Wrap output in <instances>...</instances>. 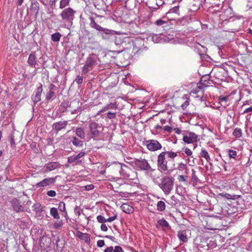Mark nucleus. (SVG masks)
Wrapping results in <instances>:
<instances>
[{
  "label": "nucleus",
  "instance_id": "obj_1",
  "mask_svg": "<svg viewBox=\"0 0 252 252\" xmlns=\"http://www.w3.org/2000/svg\"><path fill=\"white\" fill-rule=\"evenodd\" d=\"M174 179L172 177L165 176L161 179L160 183L158 184V187L166 194H169L173 189Z\"/></svg>",
  "mask_w": 252,
  "mask_h": 252
},
{
  "label": "nucleus",
  "instance_id": "obj_2",
  "mask_svg": "<svg viewBox=\"0 0 252 252\" xmlns=\"http://www.w3.org/2000/svg\"><path fill=\"white\" fill-rule=\"evenodd\" d=\"M134 164L136 168L140 170L153 171L155 174L158 173V171L152 169L151 166L145 159H135Z\"/></svg>",
  "mask_w": 252,
  "mask_h": 252
},
{
  "label": "nucleus",
  "instance_id": "obj_3",
  "mask_svg": "<svg viewBox=\"0 0 252 252\" xmlns=\"http://www.w3.org/2000/svg\"><path fill=\"white\" fill-rule=\"evenodd\" d=\"M165 153H161L158 157L157 164L161 171L168 170L167 161L165 159Z\"/></svg>",
  "mask_w": 252,
  "mask_h": 252
},
{
  "label": "nucleus",
  "instance_id": "obj_4",
  "mask_svg": "<svg viewBox=\"0 0 252 252\" xmlns=\"http://www.w3.org/2000/svg\"><path fill=\"white\" fill-rule=\"evenodd\" d=\"M147 148L151 151H155L161 149V145L157 140L152 139L145 142Z\"/></svg>",
  "mask_w": 252,
  "mask_h": 252
},
{
  "label": "nucleus",
  "instance_id": "obj_5",
  "mask_svg": "<svg viewBox=\"0 0 252 252\" xmlns=\"http://www.w3.org/2000/svg\"><path fill=\"white\" fill-rule=\"evenodd\" d=\"M89 127L90 132L93 135V137H96L99 135L100 132L99 128H100V126H99L97 123L95 122L91 123L89 124Z\"/></svg>",
  "mask_w": 252,
  "mask_h": 252
},
{
  "label": "nucleus",
  "instance_id": "obj_6",
  "mask_svg": "<svg viewBox=\"0 0 252 252\" xmlns=\"http://www.w3.org/2000/svg\"><path fill=\"white\" fill-rule=\"evenodd\" d=\"M117 33L116 32L113 30H110L104 28L100 31V34L102 38L104 39H108L110 37Z\"/></svg>",
  "mask_w": 252,
  "mask_h": 252
},
{
  "label": "nucleus",
  "instance_id": "obj_7",
  "mask_svg": "<svg viewBox=\"0 0 252 252\" xmlns=\"http://www.w3.org/2000/svg\"><path fill=\"white\" fill-rule=\"evenodd\" d=\"M56 178L50 177L46 178L41 182L37 183L35 185L36 187H44L47 186L54 184L55 182Z\"/></svg>",
  "mask_w": 252,
  "mask_h": 252
},
{
  "label": "nucleus",
  "instance_id": "obj_8",
  "mask_svg": "<svg viewBox=\"0 0 252 252\" xmlns=\"http://www.w3.org/2000/svg\"><path fill=\"white\" fill-rule=\"evenodd\" d=\"M197 135L194 132H189L186 135L184 136L183 141L187 143H191L197 141Z\"/></svg>",
  "mask_w": 252,
  "mask_h": 252
},
{
  "label": "nucleus",
  "instance_id": "obj_9",
  "mask_svg": "<svg viewBox=\"0 0 252 252\" xmlns=\"http://www.w3.org/2000/svg\"><path fill=\"white\" fill-rule=\"evenodd\" d=\"M67 124L68 122L67 121H60L55 123L52 126L53 129L58 132L62 129L65 128L66 126L67 125Z\"/></svg>",
  "mask_w": 252,
  "mask_h": 252
},
{
  "label": "nucleus",
  "instance_id": "obj_10",
  "mask_svg": "<svg viewBox=\"0 0 252 252\" xmlns=\"http://www.w3.org/2000/svg\"><path fill=\"white\" fill-rule=\"evenodd\" d=\"M42 85L40 84V86L38 87L36 90V94L34 96L32 97V101L35 105L37 102L41 100V95L42 92Z\"/></svg>",
  "mask_w": 252,
  "mask_h": 252
},
{
  "label": "nucleus",
  "instance_id": "obj_11",
  "mask_svg": "<svg viewBox=\"0 0 252 252\" xmlns=\"http://www.w3.org/2000/svg\"><path fill=\"white\" fill-rule=\"evenodd\" d=\"M12 206L13 209L17 212H20L24 211V207L20 204L18 200L16 199H14L11 201Z\"/></svg>",
  "mask_w": 252,
  "mask_h": 252
},
{
  "label": "nucleus",
  "instance_id": "obj_12",
  "mask_svg": "<svg viewBox=\"0 0 252 252\" xmlns=\"http://www.w3.org/2000/svg\"><path fill=\"white\" fill-rule=\"evenodd\" d=\"M67 161L69 163L72 164L73 165L81 164L82 162V160L79 159L76 155L69 157L67 158Z\"/></svg>",
  "mask_w": 252,
  "mask_h": 252
},
{
  "label": "nucleus",
  "instance_id": "obj_13",
  "mask_svg": "<svg viewBox=\"0 0 252 252\" xmlns=\"http://www.w3.org/2000/svg\"><path fill=\"white\" fill-rule=\"evenodd\" d=\"M92 55H90L86 59L85 61V64L86 66L92 67L96 63V61L95 58H93Z\"/></svg>",
  "mask_w": 252,
  "mask_h": 252
},
{
  "label": "nucleus",
  "instance_id": "obj_14",
  "mask_svg": "<svg viewBox=\"0 0 252 252\" xmlns=\"http://www.w3.org/2000/svg\"><path fill=\"white\" fill-rule=\"evenodd\" d=\"M76 14V11L71 7L65 9L62 11L61 16H73Z\"/></svg>",
  "mask_w": 252,
  "mask_h": 252
},
{
  "label": "nucleus",
  "instance_id": "obj_15",
  "mask_svg": "<svg viewBox=\"0 0 252 252\" xmlns=\"http://www.w3.org/2000/svg\"><path fill=\"white\" fill-rule=\"evenodd\" d=\"M158 224L162 228L163 230L170 228L168 222L163 218L159 220L158 221Z\"/></svg>",
  "mask_w": 252,
  "mask_h": 252
},
{
  "label": "nucleus",
  "instance_id": "obj_16",
  "mask_svg": "<svg viewBox=\"0 0 252 252\" xmlns=\"http://www.w3.org/2000/svg\"><path fill=\"white\" fill-rule=\"evenodd\" d=\"M118 108V105L116 103H110L105 106L102 110L100 111L101 112H104L109 109H116Z\"/></svg>",
  "mask_w": 252,
  "mask_h": 252
},
{
  "label": "nucleus",
  "instance_id": "obj_17",
  "mask_svg": "<svg viewBox=\"0 0 252 252\" xmlns=\"http://www.w3.org/2000/svg\"><path fill=\"white\" fill-rule=\"evenodd\" d=\"M123 211L127 214H130L133 211V208L127 204H123L121 206Z\"/></svg>",
  "mask_w": 252,
  "mask_h": 252
},
{
  "label": "nucleus",
  "instance_id": "obj_18",
  "mask_svg": "<svg viewBox=\"0 0 252 252\" xmlns=\"http://www.w3.org/2000/svg\"><path fill=\"white\" fill-rule=\"evenodd\" d=\"M59 165V164L57 162H50L46 164V168L49 171H52L56 169Z\"/></svg>",
  "mask_w": 252,
  "mask_h": 252
},
{
  "label": "nucleus",
  "instance_id": "obj_19",
  "mask_svg": "<svg viewBox=\"0 0 252 252\" xmlns=\"http://www.w3.org/2000/svg\"><path fill=\"white\" fill-rule=\"evenodd\" d=\"M177 236L180 240L183 242H186L188 241L187 235L183 231H179L178 232Z\"/></svg>",
  "mask_w": 252,
  "mask_h": 252
},
{
  "label": "nucleus",
  "instance_id": "obj_20",
  "mask_svg": "<svg viewBox=\"0 0 252 252\" xmlns=\"http://www.w3.org/2000/svg\"><path fill=\"white\" fill-rule=\"evenodd\" d=\"M90 19L91 20V23H90L91 27L93 28L96 29L97 31H98L100 32L101 31V30H102V27L99 26L97 23H96L92 17H90Z\"/></svg>",
  "mask_w": 252,
  "mask_h": 252
},
{
  "label": "nucleus",
  "instance_id": "obj_21",
  "mask_svg": "<svg viewBox=\"0 0 252 252\" xmlns=\"http://www.w3.org/2000/svg\"><path fill=\"white\" fill-rule=\"evenodd\" d=\"M76 134L81 139H85V133L82 127H78L75 130Z\"/></svg>",
  "mask_w": 252,
  "mask_h": 252
},
{
  "label": "nucleus",
  "instance_id": "obj_22",
  "mask_svg": "<svg viewBox=\"0 0 252 252\" xmlns=\"http://www.w3.org/2000/svg\"><path fill=\"white\" fill-rule=\"evenodd\" d=\"M36 56L34 54H31L29 57L28 63L31 65H34L36 63Z\"/></svg>",
  "mask_w": 252,
  "mask_h": 252
},
{
  "label": "nucleus",
  "instance_id": "obj_23",
  "mask_svg": "<svg viewBox=\"0 0 252 252\" xmlns=\"http://www.w3.org/2000/svg\"><path fill=\"white\" fill-rule=\"evenodd\" d=\"M157 210L160 212H163L165 210L166 205L162 201L158 202L157 204Z\"/></svg>",
  "mask_w": 252,
  "mask_h": 252
},
{
  "label": "nucleus",
  "instance_id": "obj_24",
  "mask_svg": "<svg viewBox=\"0 0 252 252\" xmlns=\"http://www.w3.org/2000/svg\"><path fill=\"white\" fill-rule=\"evenodd\" d=\"M50 214L55 219H59L60 218L57 209L56 208H51Z\"/></svg>",
  "mask_w": 252,
  "mask_h": 252
},
{
  "label": "nucleus",
  "instance_id": "obj_25",
  "mask_svg": "<svg viewBox=\"0 0 252 252\" xmlns=\"http://www.w3.org/2000/svg\"><path fill=\"white\" fill-rule=\"evenodd\" d=\"M167 14L179 15L180 14L179 6H175V7L171 8L168 11Z\"/></svg>",
  "mask_w": 252,
  "mask_h": 252
},
{
  "label": "nucleus",
  "instance_id": "obj_26",
  "mask_svg": "<svg viewBox=\"0 0 252 252\" xmlns=\"http://www.w3.org/2000/svg\"><path fill=\"white\" fill-rule=\"evenodd\" d=\"M62 37V35L59 32H56L52 34L51 39L54 42H59Z\"/></svg>",
  "mask_w": 252,
  "mask_h": 252
},
{
  "label": "nucleus",
  "instance_id": "obj_27",
  "mask_svg": "<svg viewBox=\"0 0 252 252\" xmlns=\"http://www.w3.org/2000/svg\"><path fill=\"white\" fill-rule=\"evenodd\" d=\"M200 156L201 157L205 158L206 159V160L208 162L211 160L208 152L205 149H202L201 150Z\"/></svg>",
  "mask_w": 252,
  "mask_h": 252
},
{
  "label": "nucleus",
  "instance_id": "obj_28",
  "mask_svg": "<svg viewBox=\"0 0 252 252\" xmlns=\"http://www.w3.org/2000/svg\"><path fill=\"white\" fill-rule=\"evenodd\" d=\"M72 142L75 146L82 147L83 145V141H81L76 137H73Z\"/></svg>",
  "mask_w": 252,
  "mask_h": 252
},
{
  "label": "nucleus",
  "instance_id": "obj_29",
  "mask_svg": "<svg viewBox=\"0 0 252 252\" xmlns=\"http://www.w3.org/2000/svg\"><path fill=\"white\" fill-rule=\"evenodd\" d=\"M64 240H60L59 238L56 240V245L58 250L62 251L64 246Z\"/></svg>",
  "mask_w": 252,
  "mask_h": 252
},
{
  "label": "nucleus",
  "instance_id": "obj_30",
  "mask_svg": "<svg viewBox=\"0 0 252 252\" xmlns=\"http://www.w3.org/2000/svg\"><path fill=\"white\" fill-rule=\"evenodd\" d=\"M80 238L85 240V241L89 244L90 242V236L89 234L87 233H81L80 236H79Z\"/></svg>",
  "mask_w": 252,
  "mask_h": 252
},
{
  "label": "nucleus",
  "instance_id": "obj_31",
  "mask_svg": "<svg viewBox=\"0 0 252 252\" xmlns=\"http://www.w3.org/2000/svg\"><path fill=\"white\" fill-rule=\"evenodd\" d=\"M222 196L228 199H234V200L238 199L240 197V195H231V194H230L228 193H225L224 194H222Z\"/></svg>",
  "mask_w": 252,
  "mask_h": 252
},
{
  "label": "nucleus",
  "instance_id": "obj_32",
  "mask_svg": "<svg viewBox=\"0 0 252 252\" xmlns=\"http://www.w3.org/2000/svg\"><path fill=\"white\" fill-rule=\"evenodd\" d=\"M119 12H117V13L118 14H122L124 15H127L128 14H131V13H127V9L126 7V6L119 8L118 10Z\"/></svg>",
  "mask_w": 252,
  "mask_h": 252
},
{
  "label": "nucleus",
  "instance_id": "obj_33",
  "mask_svg": "<svg viewBox=\"0 0 252 252\" xmlns=\"http://www.w3.org/2000/svg\"><path fill=\"white\" fill-rule=\"evenodd\" d=\"M242 134V130L239 128H236L233 132V135L236 138L241 137Z\"/></svg>",
  "mask_w": 252,
  "mask_h": 252
},
{
  "label": "nucleus",
  "instance_id": "obj_34",
  "mask_svg": "<svg viewBox=\"0 0 252 252\" xmlns=\"http://www.w3.org/2000/svg\"><path fill=\"white\" fill-rule=\"evenodd\" d=\"M70 0H61L60 1V8L63 9L67 6Z\"/></svg>",
  "mask_w": 252,
  "mask_h": 252
},
{
  "label": "nucleus",
  "instance_id": "obj_35",
  "mask_svg": "<svg viewBox=\"0 0 252 252\" xmlns=\"http://www.w3.org/2000/svg\"><path fill=\"white\" fill-rule=\"evenodd\" d=\"M58 208L60 211L64 212L66 214H67V213L65 211V204L64 202L61 201L60 202Z\"/></svg>",
  "mask_w": 252,
  "mask_h": 252
},
{
  "label": "nucleus",
  "instance_id": "obj_36",
  "mask_svg": "<svg viewBox=\"0 0 252 252\" xmlns=\"http://www.w3.org/2000/svg\"><path fill=\"white\" fill-rule=\"evenodd\" d=\"M192 174H191V182H193V183H196L198 181V179L197 177L195 175V171L192 169Z\"/></svg>",
  "mask_w": 252,
  "mask_h": 252
},
{
  "label": "nucleus",
  "instance_id": "obj_37",
  "mask_svg": "<svg viewBox=\"0 0 252 252\" xmlns=\"http://www.w3.org/2000/svg\"><path fill=\"white\" fill-rule=\"evenodd\" d=\"M53 97H55V92L53 91H49V92L47 93L46 98L47 100H49Z\"/></svg>",
  "mask_w": 252,
  "mask_h": 252
},
{
  "label": "nucleus",
  "instance_id": "obj_38",
  "mask_svg": "<svg viewBox=\"0 0 252 252\" xmlns=\"http://www.w3.org/2000/svg\"><path fill=\"white\" fill-rule=\"evenodd\" d=\"M162 153H165V155H167L168 157L171 158H174L177 156V154L173 152H163Z\"/></svg>",
  "mask_w": 252,
  "mask_h": 252
},
{
  "label": "nucleus",
  "instance_id": "obj_39",
  "mask_svg": "<svg viewBox=\"0 0 252 252\" xmlns=\"http://www.w3.org/2000/svg\"><path fill=\"white\" fill-rule=\"evenodd\" d=\"M229 157L230 158H235L237 155V152L234 150H229L228 152Z\"/></svg>",
  "mask_w": 252,
  "mask_h": 252
},
{
  "label": "nucleus",
  "instance_id": "obj_40",
  "mask_svg": "<svg viewBox=\"0 0 252 252\" xmlns=\"http://www.w3.org/2000/svg\"><path fill=\"white\" fill-rule=\"evenodd\" d=\"M126 17H115L113 18V19L117 22L123 24L124 18Z\"/></svg>",
  "mask_w": 252,
  "mask_h": 252
},
{
  "label": "nucleus",
  "instance_id": "obj_41",
  "mask_svg": "<svg viewBox=\"0 0 252 252\" xmlns=\"http://www.w3.org/2000/svg\"><path fill=\"white\" fill-rule=\"evenodd\" d=\"M96 219L97 221L100 223H102L103 224L104 222H106V219H105L102 216L99 215L97 217Z\"/></svg>",
  "mask_w": 252,
  "mask_h": 252
},
{
  "label": "nucleus",
  "instance_id": "obj_42",
  "mask_svg": "<svg viewBox=\"0 0 252 252\" xmlns=\"http://www.w3.org/2000/svg\"><path fill=\"white\" fill-rule=\"evenodd\" d=\"M33 207H34V210L36 212H40L42 211L41 207L40 204H34Z\"/></svg>",
  "mask_w": 252,
  "mask_h": 252
},
{
  "label": "nucleus",
  "instance_id": "obj_43",
  "mask_svg": "<svg viewBox=\"0 0 252 252\" xmlns=\"http://www.w3.org/2000/svg\"><path fill=\"white\" fill-rule=\"evenodd\" d=\"M63 225V222L62 220L56 222L54 224V228L56 229L61 227Z\"/></svg>",
  "mask_w": 252,
  "mask_h": 252
},
{
  "label": "nucleus",
  "instance_id": "obj_44",
  "mask_svg": "<svg viewBox=\"0 0 252 252\" xmlns=\"http://www.w3.org/2000/svg\"><path fill=\"white\" fill-rule=\"evenodd\" d=\"M116 113L109 112L107 113V117L108 118H109L110 119H114L116 118Z\"/></svg>",
  "mask_w": 252,
  "mask_h": 252
},
{
  "label": "nucleus",
  "instance_id": "obj_45",
  "mask_svg": "<svg viewBox=\"0 0 252 252\" xmlns=\"http://www.w3.org/2000/svg\"><path fill=\"white\" fill-rule=\"evenodd\" d=\"M83 80V78L82 76H80L79 75H78L75 81L78 84H81L82 83Z\"/></svg>",
  "mask_w": 252,
  "mask_h": 252
},
{
  "label": "nucleus",
  "instance_id": "obj_46",
  "mask_svg": "<svg viewBox=\"0 0 252 252\" xmlns=\"http://www.w3.org/2000/svg\"><path fill=\"white\" fill-rule=\"evenodd\" d=\"M82 211V210L79 206H76L74 208V212L76 214H77L78 216H80L81 215V212Z\"/></svg>",
  "mask_w": 252,
  "mask_h": 252
},
{
  "label": "nucleus",
  "instance_id": "obj_47",
  "mask_svg": "<svg viewBox=\"0 0 252 252\" xmlns=\"http://www.w3.org/2000/svg\"><path fill=\"white\" fill-rule=\"evenodd\" d=\"M89 66H86V65L85 64L82 70V73L84 74H87L89 71Z\"/></svg>",
  "mask_w": 252,
  "mask_h": 252
},
{
  "label": "nucleus",
  "instance_id": "obj_48",
  "mask_svg": "<svg viewBox=\"0 0 252 252\" xmlns=\"http://www.w3.org/2000/svg\"><path fill=\"white\" fill-rule=\"evenodd\" d=\"M47 194L50 197H55L56 193L54 190H51L47 192Z\"/></svg>",
  "mask_w": 252,
  "mask_h": 252
},
{
  "label": "nucleus",
  "instance_id": "obj_49",
  "mask_svg": "<svg viewBox=\"0 0 252 252\" xmlns=\"http://www.w3.org/2000/svg\"><path fill=\"white\" fill-rule=\"evenodd\" d=\"M117 215L115 214L113 216L110 217L109 218L106 219V222H112L116 219Z\"/></svg>",
  "mask_w": 252,
  "mask_h": 252
},
{
  "label": "nucleus",
  "instance_id": "obj_50",
  "mask_svg": "<svg viewBox=\"0 0 252 252\" xmlns=\"http://www.w3.org/2000/svg\"><path fill=\"white\" fill-rule=\"evenodd\" d=\"M187 167L186 164L183 163H180L178 165V169L180 170H183L184 169H185Z\"/></svg>",
  "mask_w": 252,
  "mask_h": 252
},
{
  "label": "nucleus",
  "instance_id": "obj_51",
  "mask_svg": "<svg viewBox=\"0 0 252 252\" xmlns=\"http://www.w3.org/2000/svg\"><path fill=\"white\" fill-rule=\"evenodd\" d=\"M188 177L187 175H179L178 179L180 181L186 182V178Z\"/></svg>",
  "mask_w": 252,
  "mask_h": 252
},
{
  "label": "nucleus",
  "instance_id": "obj_52",
  "mask_svg": "<svg viewBox=\"0 0 252 252\" xmlns=\"http://www.w3.org/2000/svg\"><path fill=\"white\" fill-rule=\"evenodd\" d=\"M105 245L104 240H100L97 242V245L98 247L101 248Z\"/></svg>",
  "mask_w": 252,
  "mask_h": 252
},
{
  "label": "nucleus",
  "instance_id": "obj_53",
  "mask_svg": "<svg viewBox=\"0 0 252 252\" xmlns=\"http://www.w3.org/2000/svg\"><path fill=\"white\" fill-rule=\"evenodd\" d=\"M114 252H124V251L120 246H117L115 247Z\"/></svg>",
  "mask_w": 252,
  "mask_h": 252
},
{
  "label": "nucleus",
  "instance_id": "obj_54",
  "mask_svg": "<svg viewBox=\"0 0 252 252\" xmlns=\"http://www.w3.org/2000/svg\"><path fill=\"white\" fill-rule=\"evenodd\" d=\"M152 39L154 42L157 43L159 42L160 40V39L158 37L157 35H154L152 37Z\"/></svg>",
  "mask_w": 252,
  "mask_h": 252
},
{
  "label": "nucleus",
  "instance_id": "obj_55",
  "mask_svg": "<svg viewBox=\"0 0 252 252\" xmlns=\"http://www.w3.org/2000/svg\"><path fill=\"white\" fill-rule=\"evenodd\" d=\"M184 152L188 156H190L192 155L191 151L188 148L185 149Z\"/></svg>",
  "mask_w": 252,
  "mask_h": 252
},
{
  "label": "nucleus",
  "instance_id": "obj_56",
  "mask_svg": "<svg viewBox=\"0 0 252 252\" xmlns=\"http://www.w3.org/2000/svg\"><path fill=\"white\" fill-rule=\"evenodd\" d=\"M228 99V96H220V100L221 102H224L225 103L227 101Z\"/></svg>",
  "mask_w": 252,
  "mask_h": 252
},
{
  "label": "nucleus",
  "instance_id": "obj_57",
  "mask_svg": "<svg viewBox=\"0 0 252 252\" xmlns=\"http://www.w3.org/2000/svg\"><path fill=\"white\" fill-rule=\"evenodd\" d=\"M166 22L165 21L162 20H157L156 22L157 25L158 26H161L163 24L165 23Z\"/></svg>",
  "mask_w": 252,
  "mask_h": 252
},
{
  "label": "nucleus",
  "instance_id": "obj_58",
  "mask_svg": "<svg viewBox=\"0 0 252 252\" xmlns=\"http://www.w3.org/2000/svg\"><path fill=\"white\" fill-rule=\"evenodd\" d=\"M101 230L103 231H106L108 230V228L106 224L103 223L100 226Z\"/></svg>",
  "mask_w": 252,
  "mask_h": 252
},
{
  "label": "nucleus",
  "instance_id": "obj_59",
  "mask_svg": "<svg viewBox=\"0 0 252 252\" xmlns=\"http://www.w3.org/2000/svg\"><path fill=\"white\" fill-rule=\"evenodd\" d=\"M189 103L188 101H186L184 102V103L181 105V107L183 110L185 109L189 105Z\"/></svg>",
  "mask_w": 252,
  "mask_h": 252
},
{
  "label": "nucleus",
  "instance_id": "obj_60",
  "mask_svg": "<svg viewBox=\"0 0 252 252\" xmlns=\"http://www.w3.org/2000/svg\"><path fill=\"white\" fill-rule=\"evenodd\" d=\"M163 129L164 131L170 132L171 131L172 128L169 126H165L163 128Z\"/></svg>",
  "mask_w": 252,
  "mask_h": 252
},
{
  "label": "nucleus",
  "instance_id": "obj_61",
  "mask_svg": "<svg viewBox=\"0 0 252 252\" xmlns=\"http://www.w3.org/2000/svg\"><path fill=\"white\" fill-rule=\"evenodd\" d=\"M113 251V247L111 246L109 247H108L107 249H106L104 250V252H112Z\"/></svg>",
  "mask_w": 252,
  "mask_h": 252
},
{
  "label": "nucleus",
  "instance_id": "obj_62",
  "mask_svg": "<svg viewBox=\"0 0 252 252\" xmlns=\"http://www.w3.org/2000/svg\"><path fill=\"white\" fill-rule=\"evenodd\" d=\"M85 155V153L84 152H81L79 153L78 155H77V157L80 159V158L84 157Z\"/></svg>",
  "mask_w": 252,
  "mask_h": 252
},
{
  "label": "nucleus",
  "instance_id": "obj_63",
  "mask_svg": "<svg viewBox=\"0 0 252 252\" xmlns=\"http://www.w3.org/2000/svg\"><path fill=\"white\" fill-rule=\"evenodd\" d=\"M61 106L64 108H67L69 106L68 102H63L61 104Z\"/></svg>",
  "mask_w": 252,
  "mask_h": 252
},
{
  "label": "nucleus",
  "instance_id": "obj_64",
  "mask_svg": "<svg viewBox=\"0 0 252 252\" xmlns=\"http://www.w3.org/2000/svg\"><path fill=\"white\" fill-rule=\"evenodd\" d=\"M251 112H252V107H251L246 109L244 112V113H247Z\"/></svg>",
  "mask_w": 252,
  "mask_h": 252
}]
</instances>
